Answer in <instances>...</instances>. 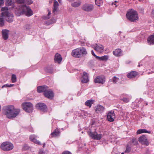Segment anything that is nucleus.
<instances>
[{
	"label": "nucleus",
	"instance_id": "nucleus-1",
	"mask_svg": "<svg viewBox=\"0 0 154 154\" xmlns=\"http://www.w3.org/2000/svg\"><path fill=\"white\" fill-rule=\"evenodd\" d=\"M3 114L9 119H13L17 116L20 112L19 109H15L12 105L4 106L2 109Z\"/></svg>",
	"mask_w": 154,
	"mask_h": 154
},
{
	"label": "nucleus",
	"instance_id": "nucleus-2",
	"mask_svg": "<svg viewBox=\"0 0 154 154\" xmlns=\"http://www.w3.org/2000/svg\"><path fill=\"white\" fill-rule=\"evenodd\" d=\"M126 17L128 20L132 22H135L139 19L137 12L133 9H130L127 12Z\"/></svg>",
	"mask_w": 154,
	"mask_h": 154
},
{
	"label": "nucleus",
	"instance_id": "nucleus-3",
	"mask_svg": "<svg viewBox=\"0 0 154 154\" xmlns=\"http://www.w3.org/2000/svg\"><path fill=\"white\" fill-rule=\"evenodd\" d=\"M87 54V51L85 48L84 47H81L73 50L72 52V55L74 57L79 58L83 55L86 54Z\"/></svg>",
	"mask_w": 154,
	"mask_h": 154
},
{
	"label": "nucleus",
	"instance_id": "nucleus-4",
	"mask_svg": "<svg viewBox=\"0 0 154 154\" xmlns=\"http://www.w3.org/2000/svg\"><path fill=\"white\" fill-rule=\"evenodd\" d=\"M20 9L23 14L28 17H30L33 14L32 11L29 7L25 5H21Z\"/></svg>",
	"mask_w": 154,
	"mask_h": 154
},
{
	"label": "nucleus",
	"instance_id": "nucleus-5",
	"mask_svg": "<svg viewBox=\"0 0 154 154\" xmlns=\"http://www.w3.org/2000/svg\"><path fill=\"white\" fill-rule=\"evenodd\" d=\"M14 147L13 145L9 142L3 143L1 145V149L4 151H9L12 150Z\"/></svg>",
	"mask_w": 154,
	"mask_h": 154
},
{
	"label": "nucleus",
	"instance_id": "nucleus-6",
	"mask_svg": "<svg viewBox=\"0 0 154 154\" xmlns=\"http://www.w3.org/2000/svg\"><path fill=\"white\" fill-rule=\"evenodd\" d=\"M23 109L26 112H32L33 110V106L32 104L30 102H25L22 105Z\"/></svg>",
	"mask_w": 154,
	"mask_h": 154
},
{
	"label": "nucleus",
	"instance_id": "nucleus-7",
	"mask_svg": "<svg viewBox=\"0 0 154 154\" xmlns=\"http://www.w3.org/2000/svg\"><path fill=\"white\" fill-rule=\"evenodd\" d=\"M94 8L93 5L88 3L84 4L82 7V9L83 10L87 12L92 11L93 10Z\"/></svg>",
	"mask_w": 154,
	"mask_h": 154
},
{
	"label": "nucleus",
	"instance_id": "nucleus-8",
	"mask_svg": "<svg viewBox=\"0 0 154 154\" xmlns=\"http://www.w3.org/2000/svg\"><path fill=\"white\" fill-rule=\"evenodd\" d=\"M44 96L46 97L52 99L54 97V94L53 91L51 89H47L45 91Z\"/></svg>",
	"mask_w": 154,
	"mask_h": 154
},
{
	"label": "nucleus",
	"instance_id": "nucleus-9",
	"mask_svg": "<svg viewBox=\"0 0 154 154\" xmlns=\"http://www.w3.org/2000/svg\"><path fill=\"white\" fill-rule=\"evenodd\" d=\"M105 78L103 76H98L94 79L95 83H99L103 84L105 81Z\"/></svg>",
	"mask_w": 154,
	"mask_h": 154
},
{
	"label": "nucleus",
	"instance_id": "nucleus-10",
	"mask_svg": "<svg viewBox=\"0 0 154 154\" xmlns=\"http://www.w3.org/2000/svg\"><path fill=\"white\" fill-rule=\"evenodd\" d=\"M90 135L93 139L97 140L100 139L102 137L101 134H98L96 131L91 132L90 134Z\"/></svg>",
	"mask_w": 154,
	"mask_h": 154
},
{
	"label": "nucleus",
	"instance_id": "nucleus-11",
	"mask_svg": "<svg viewBox=\"0 0 154 154\" xmlns=\"http://www.w3.org/2000/svg\"><path fill=\"white\" fill-rule=\"evenodd\" d=\"M81 82L83 83H87L89 81L88 75L85 72H83L82 74L81 75Z\"/></svg>",
	"mask_w": 154,
	"mask_h": 154
},
{
	"label": "nucleus",
	"instance_id": "nucleus-12",
	"mask_svg": "<svg viewBox=\"0 0 154 154\" xmlns=\"http://www.w3.org/2000/svg\"><path fill=\"white\" fill-rule=\"evenodd\" d=\"M138 141L142 144L148 146L149 143L146 137L144 135H142L139 138Z\"/></svg>",
	"mask_w": 154,
	"mask_h": 154
},
{
	"label": "nucleus",
	"instance_id": "nucleus-13",
	"mask_svg": "<svg viewBox=\"0 0 154 154\" xmlns=\"http://www.w3.org/2000/svg\"><path fill=\"white\" fill-rule=\"evenodd\" d=\"M93 47L95 50L100 53L102 52L104 48L103 46L100 44H96Z\"/></svg>",
	"mask_w": 154,
	"mask_h": 154
},
{
	"label": "nucleus",
	"instance_id": "nucleus-14",
	"mask_svg": "<svg viewBox=\"0 0 154 154\" xmlns=\"http://www.w3.org/2000/svg\"><path fill=\"white\" fill-rule=\"evenodd\" d=\"M107 118L108 120L110 122H112L114 121L115 118V115L114 112H109L107 115Z\"/></svg>",
	"mask_w": 154,
	"mask_h": 154
},
{
	"label": "nucleus",
	"instance_id": "nucleus-15",
	"mask_svg": "<svg viewBox=\"0 0 154 154\" xmlns=\"http://www.w3.org/2000/svg\"><path fill=\"white\" fill-rule=\"evenodd\" d=\"M36 107L38 109L43 111H46L47 109L46 105L43 103H39L36 105Z\"/></svg>",
	"mask_w": 154,
	"mask_h": 154
},
{
	"label": "nucleus",
	"instance_id": "nucleus-16",
	"mask_svg": "<svg viewBox=\"0 0 154 154\" xmlns=\"http://www.w3.org/2000/svg\"><path fill=\"white\" fill-rule=\"evenodd\" d=\"M37 137V136L34 134L30 136L29 137V139L31 141L34 143L38 145H41V142L36 139V138Z\"/></svg>",
	"mask_w": 154,
	"mask_h": 154
},
{
	"label": "nucleus",
	"instance_id": "nucleus-17",
	"mask_svg": "<svg viewBox=\"0 0 154 154\" xmlns=\"http://www.w3.org/2000/svg\"><path fill=\"white\" fill-rule=\"evenodd\" d=\"M59 5L58 2L56 0H54V2L53 8V12L54 14L57 12L58 10V6Z\"/></svg>",
	"mask_w": 154,
	"mask_h": 154
},
{
	"label": "nucleus",
	"instance_id": "nucleus-18",
	"mask_svg": "<svg viewBox=\"0 0 154 154\" xmlns=\"http://www.w3.org/2000/svg\"><path fill=\"white\" fill-rule=\"evenodd\" d=\"M14 16L13 14L9 13L4 17H5L6 20L7 21L9 22H11L13 21V17Z\"/></svg>",
	"mask_w": 154,
	"mask_h": 154
},
{
	"label": "nucleus",
	"instance_id": "nucleus-19",
	"mask_svg": "<svg viewBox=\"0 0 154 154\" xmlns=\"http://www.w3.org/2000/svg\"><path fill=\"white\" fill-rule=\"evenodd\" d=\"M1 11L2 12L1 14L3 17L5 16L9 13L8 12V8L6 7L2 8L1 10Z\"/></svg>",
	"mask_w": 154,
	"mask_h": 154
},
{
	"label": "nucleus",
	"instance_id": "nucleus-20",
	"mask_svg": "<svg viewBox=\"0 0 154 154\" xmlns=\"http://www.w3.org/2000/svg\"><path fill=\"white\" fill-rule=\"evenodd\" d=\"M62 60V58L61 55L57 53L55 56L54 61L56 63H60Z\"/></svg>",
	"mask_w": 154,
	"mask_h": 154
},
{
	"label": "nucleus",
	"instance_id": "nucleus-21",
	"mask_svg": "<svg viewBox=\"0 0 154 154\" xmlns=\"http://www.w3.org/2000/svg\"><path fill=\"white\" fill-rule=\"evenodd\" d=\"M137 73L135 71H132L129 73L127 75L128 78H134L138 75Z\"/></svg>",
	"mask_w": 154,
	"mask_h": 154
},
{
	"label": "nucleus",
	"instance_id": "nucleus-22",
	"mask_svg": "<svg viewBox=\"0 0 154 154\" xmlns=\"http://www.w3.org/2000/svg\"><path fill=\"white\" fill-rule=\"evenodd\" d=\"M3 38L4 40H6L8 38L9 31L5 29L2 31Z\"/></svg>",
	"mask_w": 154,
	"mask_h": 154
},
{
	"label": "nucleus",
	"instance_id": "nucleus-23",
	"mask_svg": "<svg viewBox=\"0 0 154 154\" xmlns=\"http://www.w3.org/2000/svg\"><path fill=\"white\" fill-rule=\"evenodd\" d=\"M147 42L149 45H153L154 43V35H152L149 36L147 40Z\"/></svg>",
	"mask_w": 154,
	"mask_h": 154
},
{
	"label": "nucleus",
	"instance_id": "nucleus-24",
	"mask_svg": "<svg viewBox=\"0 0 154 154\" xmlns=\"http://www.w3.org/2000/svg\"><path fill=\"white\" fill-rule=\"evenodd\" d=\"M95 111L97 112H103L104 110V107L100 105H98L95 107Z\"/></svg>",
	"mask_w": 154,
	"mask_h": 154
},
{
	"label": "nucleus",
	"instance_id": "nucleus-25",
	"mask_svg": "<svg viewBox=\"0 0 154 154\" xmlns=\"http://www.w3.org/2000/svg\"><path fill=\"white\" fill-rule=\"evenodd\" d=\"M113 54L116 56L119 57L122 55V51L120 49H117L113 51Z\"/></svg>",
	"mask_w": 154,
	"mask_h": 154
},
{
	"label": "nucleus",
	"instance_id": "nucleus-26",
	"mask_svg": "<svg viewBox=\"0 0 154 154\" xmlns=\"http://www.w3.org/2000/svg\"><path fill=\"white\" fill-rule=\"evenodd\" d=\"M94 100H87L85 103V104L86 106H89L90 108L91 107L92 104L94 102Z\"/></svg>",
	"mask_w": 154,
	"mask_h": 154
},
{
	"label": "nucleus",
	"instance_id": "nucleus-27",
	"mask_svg": "<svg viewBox=\"0 0 154 154\" xmlns=\"http://www.w3.org/2000/svg\"><path fill=\"white\" fill-rule=\"evenodd\" d=\"M132 147L131 144V143H129L126 146V149L125 151V153L129 152L131 150V148Z\"/></svg>",
	"mask_w": 154,
	"mask_h": 154
},
{
	"label": "nucleus",
	"instance_id": "nucleus-28",
	"mask_svg": "<svg viewBox=\"0 0 154 154\" xmlns=\"http://www.w3.org/2000/svg\"><path fill=\"white\" fill-rule=\"evenodd\" d=\"M47 87H37V91L39 93L44 92L45 93V91L47 89Z\"/></svg>",
	"mask_w": 154,
	"mask_h": 154
},
{
	"label": "nucleus",
	"instance_id": "nucleus-29",
	"mask_svg": "<svg viewBox=\"0 0 154 154\" xmlns=\"http://www.w3.org/2000/svg\"><path fill=\"white\" fill-rule=\"evenodd\" d=\"M51 135L52 137L58 136L59 135V132L56 129L51 133Z\"/></svg>",
	"mask_w": 154,
	"mask_h": 154
},
{
	"label": "nucleus",
	"instance_id": "nucleus-30",
	"mask_svg": "<svg viewBox=\"0 0 154 154\" xmlns=\"http://www.w3.org/2000/svg\"><path fill=\"white\" fill-rule=\"evenodd\" d=\"M81 4V2L80 1H78L75 2L71 4V5L74 7H79Z\"/></svg>",
	"mask_w": 154,
	"mask_h": 154
},
{
	"label": "nucleus",
	"instance_id": "nucleus-31",
	"mask_svg": "<svg viewBox=\"0 0 154 154\" xmlns=\"http://www.w3.org/2000/svg\"><path fill=\"white\" fill-rule=\"evenodd\" d=\"M56 21V20L54 19H51V20L46 21L45 23V24L46 25H49L54 23Z\"/></svg>",
	"mask_w": 154,
	"mask_h": 154
},
{
	"label": "nucleus",
	"instance_id": "nucleus-32",
	"mask_svg": "<svg viewBox=\"0 0 154 154\" xmlns=\"http://www.w3.org/2000/svg\"><path fill=\"white\" fill-rule=\"evenodd\" d=\"M119 79L118 77L116 76H114L113 77L112 79H110L109 81L110 82H112L114 83H116L118 81Z\"/></svg>",
	"mask_w": 154,
	"mask_h": 154
},
{
	"label": "nucleus",
	"instance_id": "nucleus-33",
	"mask_svg": "<svg viewBox=\"0 0 154 154\" xmlns=\"http://www.w3.org/2000/svg\"><path fill=\"white\" fill-rule=\"evenodd\" d=\"M96 5L98 6H100L103 4V0H95Z\"/></svg>",
	"mask_w": 154,
	"mask_h": 154
},
{
	"label": "nucleus",
	"instance_id": "nucleus-34",
	"mask_svg": "<svg viewBox=\"0 0 154 154\" xmlns=\"http://www.w3.org/2000/svg\"><path fill=\"white\" fill-rule=\"evenodd\" d=\"M48 14L47 16H44L42 17V18L45 20H47L50 17V15L51 14V11L48 10Z\"/></svg>",
	"mask_w": 154,
	"mask_h": 154
},
{
	"label": "nucleus",
	"instance_id": "nucleus-35",
	"mask_svg": "<svg viewBox=\"0 0 154 154\" xmlns=\"http://www.w3.org/2000/svg\"><path fill=\"white\" fill-rule=\"evenodd\" d=\"M131 99V97H130L129 98H126L124 97L122 98V99H121V100L126 103L128 102Z\"/></svg>",
	"mask_w": 154,
	"mask_h": 154
},
{
	"label": "nucleus",
	"instance_id": "nucleus-36",
	"mask_svg": "<svg viewBox=\"0 0 154 154\" xmlns=\"http://www.w3.org/2000/svg\"><path fill=\"white\" fill-rule=\"evenodd\" d=\"M6 4L8 6H12L14 4L12 0H6Z\"/></svg>",
	"mask_w": 154,
	"mask_h": 154
},
{
	"label": "nucleus",
	"instance_id": "nucleus-37",
	"mask_svg": "<svg viewBox=\"0 0 154 154\" xmlns=\"http://www.w3.org/2000/svg\"><path fill=\"white\" fill-rule=\"evenodd\" d=\"M48 151L46 150L44 151L42 149H40L38 154H47Z\"/></svg>",
	"mask_w": 154,
	"mask_h": 154
},
{
	"label": "nucleus",
	"instance_id": "nucleus-38",
	"mask_svg": "<svg viewBox=\"0 0 154 154\" xmlns=\"http://www.w3.org/2000/svg\"><path fill=\"white\" fill-rule=\"evenodd\" d=\"M4 25V18L2 17H0V26H2Z\"/></svg>",
	"mask_w": 154,
	"mask_h": 154
},
{
	"label": "nucleus",
	"instance_id": "nucleus-39",
	"mask_svg": "<svg viewBox=\"0 0 154 154\" xmlns=\"http://www.w3.org/2000/svg\"><path fill=\"white\" fill-rule=\"evenodd\" d=\"M12 81L13 82H15L16 81V76L15 75L13 74L11 78Z\"/></svg>",
	"mask_w": 154,
	"mask_h": 154
},
{
	"label": "nucleus",
	"instance_id": "nucleus-40",
	"mask_svg": "<svg viewBox=\"0 0 154 154\" xmlns=\"http://www.w3.org/2000/svg\"><path fill=\"white\" fill-rule=\"evenodd\" d=\"M30 28V26L29 25L26 24L24 26V28L25 30H28Z\"/></svg>",
	"mask_w": 154,
	"mask_h": 154
},
{
	"label": "nucleus",
	"instance_id": "nucleus-41",
	"mask_svg": "<svg viewBox=\"0 0 154 154\" xmlns=\"http://www.w3.org/2000/svg\"><path fill=\"white\" fill-rule=\"evenodd\" d=\"M108 58V57L107 56H104L102 57V60L106 61Z\"/></svg>",
	"mask_w": 154,
	"mask_h": 154
},
{
	"label": "nucleus",
	"instance_id": "nucleus-42",
	"mask_svg": "<svg viewBox=\"0 0 154 154\" xmlns=\"http://www.w3.org/2000/svg\"><path fill=\"white\" fill-rule=\"evenodd\" d=\"M132 143L134 145H136L137 143V141L136 139H133L132 140Z\"/></svg>",
	"mask_w": 154,
	"mask_h": 154
},
{
	"label": "nucleus",
	"instance_id": "nucleus-43",
	"mask_svg": "<svg viewBox=\"0 0 154 154\" xmlns=\"http://www.w3.org/2000/svg\"><path fill=\"white\" fill-rule=\"evenodd\" d=\"M142 129L141 131H142V132L143 133H148L149 134L151 133V132L150 131H148L145 129Z\"/></svg>",
	"mask_w": 154,
	"mask_h": 154
},
{
	"label": "nucleus",
	"instance_id": "nucleus-44",
	"mask_svg": "<svg viewBox=\"0 0 154 154\" xmlns=\"http://www.w3.org/2000/svg\"><path fill=\"white\" fill-rule=\"evenodd\" d=\"M14 86V84H6V85H5L2 86V87H12V86Z\"/></svg>",
	"mask_w": 154,
	"mask_h": 154
},
{
	"label": "nucleus",
	"instance_id": "nucleus-45",
	"mask_svg": "<svg viewBox=\"0 0 154 154\" xmlns=\"http://www.w3.org/2000/svg\"><path fill=\"white\" fill-rule=\"evenodd\" d=\"M26 2L29 5H30L33 3L32 0H26Z\"/></svg>",
	"mask_w": 154,
	"mask_h": 154
},
{
	"label": "nucleus",
	"instance_id": "nucleus-46",
	"mask_svg": "<svg viewBox=\"0 0 154 154\" xmlns=\"http://www.w3.org/2000/svg\"><path fill=\"white\" fill-rule=\"evenodd\" d=\"M141 130H142L141 129L138 130L137 132V134H138L143 133L142 131Z\"/></svg>",
	"mask_w": 154,
	"mask_h": 154
},
{
	"label": "nucleus",
	"instance_id": "nucleus-47",
	"mask_svg": "<svg viewBox=\"0 0 154 154\" xmlns=\"http://www.w3.org/2000/svg\"><path fill=\"white\" fill-rule=\"evenodd\" d=\"M4 3V0H0V8L3 5Z\"/></svg>",
	"mask_w": 154,
	"mask_h": 154
},
{
	"label": "nucleus",
	"instance_id": "nucleus-48",
	"mask_svg": "<svg viewBox=\"0 0 154 154\" xmlns=\"http://www.w3.org/2000/svg\"><path fill=\"white\" fill-rule=\"evenodd\" d=\"M17 3H23L24 2V0H16Z\"/></svg>",
	"mask_w": 154,
	"mask_h": 154
},
{
	"label": "nucleus",
	"instance_id": "nucleus-49",
	"mask_svg": "<svg viewBox=\"0 0 154 154\" xmlns=\"http://www.w3.org/2000/svg\"><path fill=\"white\" fill-rule=\"evenodd\" d=\"M62 154H71V153L68 151H66L63 152Z\"/></svg>",
	"mask_w": 154,
	"mask_h": 154
},
{
	"label": "nucleus",
	"instance_id": "nucleus-50",
	"mask_svg": "<svg viewBox=\"0 0 154 154\" xmlns=\"http://www.w3.org/2000/svg\"><path fill=\"white\" fill-rule=\"evenodd\" d=\"M96 58L99 60H102V57H98L97 56H96Z\"/></svg>",
	"mask_w": 154,
	"mask_h": 154
},
{
	"label": "nucleus",
	"instance_id": "nucleus-51",
	"mask_svg": "<svg viewBox=\"0 0 154 154\" xmlns=\"http://www.w3.org/2000/svg\"><path fill=\"white\" fill-rule=\"evenodd\" d=\"M91 52V54H92V55L96 57V56H97V55H96V54H95L93 51L92 50Z\"/></svg>",
	"mask_w": 154,
	"mask_h": 154
},
{
	"label": "nucleus",
	"instance_id": "nucleus-52",
	"mask_svg": "<svg viewBox=\"0 0 154 154\" xmlns=\"http://www.w3.org/2000/svg\"><path fill=\"white\" fill-rule=\"evenodd\" d=\"M116 2V1H115V2H112V5H116V7H117V5H116V4L115 3Z\"/></svg>",
	"mask_w": 154,
	"mask_h": 154
},
{
	"label": "nucleus",
	"instance_id": "nucleus-53",
	"mask_svg": "<svg viewBox=\"0 0 154 154\" xmlns=\"http://www.w3.org/2000/svg\"><path fill=\"white\" fill-rule=\"evenodd\" d=\"M122 33V32L121 31H120L119 32V35L120 36L121 33Z\"/></svg>",
	"mask_w": 154,
	"mask_h": 154
},
{
	"label": "nucleus",
	"instance_id": "nucleus-54",
	"mask_svg": "<svg viewBox=\"0 0 154 154\" xmlns=\"http://www.w3.org/2000/svg\"><path fill=\"white\" fill-rule=\"evenodd\" d=\"M67 0L70 2H72L74 1V0Z\"/></svg>",
	"mask_w": 154,
	"mask_h": 154
},
{
	"label": "nucleus",
	"instance_id": "nucleus-55",
	"mask_svg": "<svg viewBox=\"0 0 154 154\" xmlns=\"http://www.w3.org/2000/svg\"><path fill=\"white\" fill-rule=\"evenodd\" d=\"M58 2H59L60 3H61V0H58Z\"/></svg>",
	"mask_w": 154,
	"mask_h": 154
},
{
	"label": "nucleus",
	"instance_id": "nucleus-56",
	"mask_svg": "<svg viewBox=\"0 0 154 154\" xmlns=\"http://www.w3.org/2000/svg\"><path fill=\"white\" fill-rule=\"evenodd\" d=\"M45 143H44L43 145V147H45Z\"/></svg>",
	"mask_w": 154,
	"mask_h": 154
},
{
	"label": "nucleus",
	"instance_id": "nucleus-57",
	"mask_svg": "<svg viewBox=\"0 0 154 154\" xmlns=\"http://www.w3.org/2000/svg\"><path fill=\"white\" fill-rule=\"evenodd\" d=\"M38 87H45V86H39Z\"/></svg>",
	"mask_w": 154,
	"mask_h": 154
},
{
	"label": "nucleus",
	"instance_id": "nucleus-58",
	"mask_svg": "<svg viewBox=\"0 0 154 154\" xmlns=\"http://www.w3.org/2000/svg\"><path fill=\"white\" fill-rule=\"evenodd\" d=\"M121 154H124V152H122V153Z\"/></svg>",
	"mask_w": 154,
	"mask_h": 154
},
{
	"label": "nucleus",
	"instance_id": "nucleus-59",
	"mask_svg": "<svg viewBox=\"0 0 154 154\" xmlns=\"http://www.w3.org/2000/svg\"><path fill=\"white\" fill-rule=\"evenodd\" d=\"M146 105H147V103H146Z\"/></svg>",
	"mask_w": 154,
	"mask_h": 154
}]
</instances>
